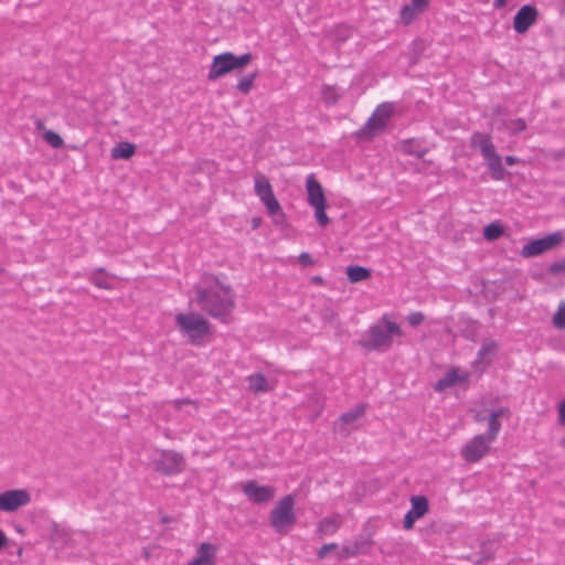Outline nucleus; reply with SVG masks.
<instances>
[{
	"label": "nucleus",
	"mask_w": 565,
	"mask_h": 565,
	"mask_svg": "<svg viewBox=\"0 0 565 565\" xmlns=\"http://www.w3.org/2000/svg\"><path fill=\"white\" fill-rule=\"evenodd\" d=\"M214 281L220 286L221 291L198 287L195 289L196 301L211 317L223 320L234 309V295L228 286L220 282L217 277H214Z\"/></svg>",
	"instance_id": "f257e3e1"
},
{
	"label": "nucleus",
	"mask_w": 565,
	"mask_h": 565,
	"mask_svg": "<svg viewBox=\"0 0 565 565\" xmlns=\"http://www.w3.org/2000/svg\"><path fill=\"white\" fill-rule=\"evenodd\" d=\"M393 335L402 337L403 330L398 323L392 322L384 315L377 324L371 326L358 344L367 351H377L392 344Z\"/></svg>",
	"instance_id": "f03ea898"
},
{
	"label": "nucleus",
	"mask_w": 565,
	"mask_h": 565,
	"mask_svg": "<svg viewBox=\"0 0 565 565\" xmlns=\"http://www.w3.org/2000/svg\"><path fill=\"white\" fill-rule=\"evenodd\" d=\"M470 147L479 148L481 154L489 169L490 175L495 181L504 180L508 171L502 164L501 157L497 153L495 148L491 141V136L480 131L472 134L470 138Z\"/></svg>",
	"instance_id": "7ed1b4c3"
},
{
	"label": "nucleus",
	"mask_w": 565,
	"mask_h": 565,
	"mask_svg": "<svg viewBox=\"0 0 565 565\" xmlns=\"http://www.w3.org/2000/svg\"><path fill=\"white\" fill-rule=\"evenodd\" d=\"M175 324L193 345H201L203 337L210 332L209 321L198 313H178Z\"/></svg>",
	"instance_id": "20e7f679"
},
{
	"label": "nucleus",
	"mask_w": 565,
	"mask_h": 565,
	"mask_svg": "<svg viewBox=\"0 0 565 565\" xmlns=\"http://www.w3.org/2000/svg\"><path fill=\"white\" fill-rule=\"evenodd\" d=\"M294 505L295 497L292 494H287L282 497L270 511V525L277 533L284 532L296 523Z\"/></svg>",
	"instance_id": "39448f33"
},
{
	"label": "nucleus",
	"mask_w": 565,
	"mask_h": 565,
	"mask_svg": "<svg viewBox=\"0 0 565 565\" xmlns=\"http://www.w3.org/2000/svg\"><path fill=\"white\" fill-rule=\"evenodd\" d=\"M150 466L160 475L173 476L183 470L184 459L174 450H157L150 460Z\"/></svg>",
	"instance_id": "423d86ee"
},
{
	"label": "nucleus",
	"mask_w": 565,
	"mask_h": 565,
	"mask_svg": "<svg viewBox=\"0 0 565 565\" xmlns=\"http://www.w3.org/2000/svg\"><path fill=\"white\" fill-rule=\"evenodd\" d=\"M564 239L562 232H554L544 237L535 238L524 244L521 249V255L525 258L539 256L555 246L561 244Z\"/></svg>",
	"instance_id": "0eeeda50"
},
{
	"label": "nucleus",
	"mask_w": 565,
	"mask_h": 565,
	"mask_svg": "<svg viewBox=\"0 0 565 565\" xmlns=\"http://www.w3.org/2000/svg\"><path fill=\"white\" fill-rule=\"evenodd\" d=\"M393 111V103H383L379 105L365 122L364 127L358 132V136L366 134V130L372 132L371 136H374V134L379 130H383L386 127V124Z\"/></svg>",
	"instance_id": "6e6552de"
},
{
	"label": "nucleus",
	"mask_w": 565,
	"mask_h": 565,
	"mask_svg": "<svg viewBox=\"0 0 565 565\" xmlns=\"http://www.w3.org/2000/svg\"><path fill=\"white\" fill-rule=\"evenodd\" d=\"M491 443L486 435H476L461 448V456L467 462H478L490 451Z\"/></svg>",
	"instance_id": "1a4fd4ad"
},
{
	"label": "nucleus",
	"mask_w": 565,
	"mask_h": 565,
	"mask_svg": "<svg viewBox=\"0 0 565 565\" xmlns=\"http://www.w3.org/2000/svg\"><path fill=\"white\" fill-rule=\"evenodd\" d=\"M245 497L255 504H263L270 501L276 493L271 486H260L255 480H248L242 486Z\"/></svg>",
	"instance_id": "9d476101"
},
{
	"label": "nucleus",
	"mask_w": 565,
	"mask_h": 565,
	"mask_svg": "<svg viewBox=\"0 0 565 565\" xmlns=\"http://www.w3.org/2000/svg\"><path fill=\"white\" fill-rule=\"evenodd\" d=\"M31 501L30 493L24 489L8 490L0 493V511L13 512Z\"/></svg>",
	"instance_id": "9b49d317"
},
{
	"label": "nucleus",
	"mask_w": 565,
	"mask_h": 565,
	"mask_svg": "<svg viewBox=\"0 0 565 565\" xmlns=\"http://www.w3.org/2000/svg\"><path fill=\"white\" fill-rule=\"evenodd\" d=\"M539 11L534 6H522L513 17V29L518 34H524L537 20Z\"/></svg>",
	"instance_id": "f8f14e48"
},
{
	"label": "nucleus",
	"mask_w": 565,
	"mask_h": 565,
	"mask_svg": "<svg viewBox=\"0 0 565 565\" xmlns=\"http://www.w3.org/2000/svg\"><path fill=\"white\" fill-rule=\"evenodd\" d=\"M411 509L405 513L403 519V527L405 530H411L415 521L424 516L429 509L428 500L424 495H413L411 498Z\"/></svg>",
	"instance_id": "ddd939ff"
},
{
	"label": "nucleus",
	"mask_w": 565,
	"mask_h": 565,
	"mask_svg": "<svg viewBox=\"0 0 565 565\" xmlns=\"http://www.w3.org/2000/svg\"><path fill=\"white\" fill-rule=\"evenodd\" d=\"M234 71L232 52H224L213 57L210 65L207 79L215 81Z\"/></svg>",
	"instance_id": "4468645a"
},
{
	"label": "nucleus",
	"mask_w": 565,
	"mask_h": 565,
	"mask_svg": "<svg viewBox=\"0 0 565 565\" xmlns=\"http://www.w3.org/2000/svg\"><path fill=\"white\" fill-rule=\"evenodd\" d=\"M366 412L365 404H359L354 408L343 413L339 418V431L343 435H349L353 424L362 417Z\"/></svg>",
	"instance_id": "2eb2a0df"
},
{
	"label": "nucleus",
	"mask_w": 565,
	"mask_h": 565,
	"mask_svg": "<svg viewBox=\"0 0 565 565\" xmlns=\"http://www.w3.org/2000/svg\"><path fill=\"white\" fill-rule=\"evenodd\" d=\"M500 417H510V409L508 407H499L495 409H492L490 414L488 415V431L486 437L491 439L492 441L498 437L500 430H501V423L499 422Z\"/></svg>",
	"instance_id": "dca6fc26"
},
{
	"label": "nucleus",
	"mask_w": 565,
	"mask_h": 565,
	"mask_svg": "<svg viewBox=\"0 0 565 565\" xmlns=\"http://www.w3.org/2000/svg\"><path fill=\"white\" fill-rule=\"evenodd\" d=\"M343 522V519L341 514L333 513L329 516L323 518L317 523V533L319 534L320 539L327 535H333L338 532V530L341 527Z\"/></svg>",
	"instance_id": "f3484780"
},
{
	"label": "nucleus",
	"mask_w": 565,
	"mask_h": 565,
	"mask_svg": "<svg viewBox=\"0 0 565 565\" xmlns=\"http://www.w3.org/2000/svg\"><path fill=\"white\" fill-rule=\"evenodd\" d=\"M306 188H307V192H308V203L311 206L327 204L322 186L313 178L312 174L307 177Z\"/></svg>",
	"instance_id": "a211bd4d"
},
{
	"label": "nucleus",
	"mask_w": 565,
	"mask_h": 565,
	"mask_svg": "<svg viewBox=\"0 0 565 565\" xmlns=\"http://www.w3.org/2000/svg\"><path fill=\"white\" fill-rule=\"evenodd\" d=\"M263 203L266 206L267 213L274 218L276 224H284L286 222V214L275 195L263 201Z\"/></svg>",
	"instance_id": "6ab92c4d"
},
{
	"label": "nucleus",
	"mask_w": 565,
	"mask_h": 565,
	"mask_svg": "<svg viewBox=\"0 0 565 565\" xmlns=\"http://www.w3.org/2000/svg\"><path fill=\"white\" fill-rule=\"evenodd\" d=\"M254 188L256 195L260 199L262 202L275 195L271 184L263 174H258L255 177Z\"/></svg>",
	"instance_id": "aec40b11"
},
{
	"label": "nucleus",
	"mask_w": 565,
	"mask_h": 565,
	"mask_svg": "<svg viewBox=\"0 0 565 565\" xmlns=\"http://www.w3.org/2000/svg\"><path fill=\"white\" fill-rule=\"evenodd\" d=\"M345 274L348 276V280L351 284H356V282L369 279L372 275V271L367 267H363V266H359V265H349L345 268Z\"/></svg>",
	"instance_id": "412c9836"
},
{
	"label": "nucleus",
	"mask_w": 565,
	"mask_h": 565,
	"mask_svg": "<svg viewBox=\"0 0 565 565\" xmlns=\"http://www.w3.org/2000/svg\"><path fill=\"white\" fill-rule=\"evenodd\" d=\"M248 387L255 394L269 391L268 381L262 373H253L247 376Z\"/></svg>",
	"instance_id": "4be33fe9"
},
{
	"label": "nucleus",
	"mask_w": 565,
	"mask_h": 565,
	"mask_svg": "<svg viewBox=\"0 0 565 565\" xmlns=\"http://www.w3.org/2000/svg\"><path fill=\"white\" fill-rule=\"evenodd\" d=\"M136 151V146L128 141L118 142L111 149V158L113 159H129L134 156Z\"/></svg>",
	"instance_id": "5701e85b"
},
{
	"label": "nucleus",
	"mask_w": 565,
	"mask_h": 565,
	"mask_svg": "<svg viewBox=\"0 0 565 565\" xmlns=\"http://www.w3.org/2000/svg\"><path fill=\"white\" fill-rule=\"evenodd\" d=\"M459 380L460 376L458 375L457 371L452 369L434 384V390L436 392H443L446 388L455 385Z\"/></svg>",
	"instance_id": "b1692460"
},
{
	"label": "nucleus",
	"mask_w": 565,
	"mask_h": 565,
	"mask_svg": "<svg viewBox=\"0 0 565 565\" xmlns=\"http://www.w3.org/2000/svg\"><path fill=\"white\" fill-rule=\"evenodd\" d=\"M217 547L211 543L204 542L200 544L196 551V557L203 559L207 563V565H215L214 556L216 554Z\"/></svg>",
	"instance_id": "393cba45"
},
{
	"label": "nucleus",
	"mask_w": 565,
	"mask_h": 565,
	"mask_svg": "<svg viewBox=\"0 0 565 565\" xmlns=\"http://www.w3.org/2000/svg\"><path fill=\"white\" fill-rule=\"evenodd\" d=\"M104 268H97L88 278V280L98 288L109 290L111 289V284L108 281L106 276H98V274H104Z\"/></svg>",
	"instance_id": "a878e982"
},
{
	"label": "nucleus",
	"mask_w": 565,
	"mask_h": 565,
	"mask_svg": "<svg viewBox=\"0 0 565 565\" xmlns=\"http://www.w3.org/2000/svg\"><path fill=\"white\" fill-rule=\"evenodd\" d=\"M417 13H418V9L413 7V4H411V3L405 4L402 7V9L399 11L401 21L405 25H409L416 19Z\"/></svg>",
	"instance_id": "bb28decb"
},
{
	"label": "nucleus",
	"mask_w": 565,
	"mask_h": 565,
	"mask_svg": "<svg viewBox=\"0 0 565 565\" xmlns=\"http://www.w3.org/2000/svg\"><path fill=\"white\" fill-rule=\"evenodd\" d=\"M503 234L502 225L498 223H490L483 228V237L487 241L498 239Z\"/></svg>",
	"instance_id": "cd10ccee"
},
{
	"label": "nucleus",
	"mask_w": 565,
	"mask_h": 565,
	"mask_svg": "<svg viewBox=\"0 0 565 565\" xmlns=\"http://www.w3.org/2000/svg\"><path fill=\"white\" fill-rule=\"evenodd\" d=\"M498 352V344L493 340H488L482 343L478 351V359L483 360L487 356H493Z\"/></svg>",
	"instance_id": "c85d7f7f"
},
{
	"label": "nucleus",
	"mask_w": 565,
	"mask_h": 565,
	"mask_svg": "<svg viewBox=\"0 0 565 565\" xmlns=\"http://www.w3.org/2000/svg\"><path fill=\"white\" fill-rule=\"evenodd\" d=\"M256 77H257L256 72L244 76L236 85L237 90H239L241 93H243L245 95L248 94Z\"/></svg>",
	"instance_id": "c756f323"
},
{
	"label": "nucleus",
	"mask_w": 565,
	"mask_h": 565,
	"mask_svg": "<svg viewBox=\"0 0 565 565\" xmlns=\"http://www.w3.org/2000/svg\"><path fill=\"white\" fill-rule=\"evenodd\" d=\"M43 138L52 148L55 149L61 148L64 143L62 137L53 130H46Z\"/></svg>",
	"instance_id": "7c9ffc66"
},
{
	"label": "nucleus",
	"mask_w": 565,
	"mask_h": 565,
	"mask_svg": "<svg viewBox=\"0 0 565 565\" xmlns=\"http://www.w3.org/2000/svg\"><path fill=\"white\" fill-rule=\"evenodd\" d=\"M315 217L318 224L322 227L327 226L330 222L328 215L326 214L327 204L315 205Z\"/></svg>",
	"instance_id": "2f4dec72"
},
{
	"label": "nucleus",
	"mask_w": 565,
	"mask_h": 565,
	"mask_svg": "<svg viewBox=\"0 0 565 565\" xmlns=\"http://www.w3.org/2000/svg\"><path fill=\"white\" fill-rule=\"evenodd\" d=\"M322 99L326 104H329V105L335 104L339 99L337 89L332 86H324L322 88Z\"/></svg>",
	"instance_id": "473e14b6"
},
{
	"label": "nucleus",
	"mask_w": 565,
	"mask_h": 565,
	"mask_svg": "<svg viewBox=\"0 0 565 565\" xmlns=\"http://www.w3.org/2000/svg\"><path fill=\"white\" fill-rule=\"evenodd\" d=\"M360 554V547L352 544L343 545L339 552V558L348 559Z\"/></svg>",
	"instance_id": "72a5a7b5"
},
{
	"label": "nucleus",
	"mask_w": 565,
	"mask_h": 565,
	"mask_svg": "<svg viewBox=\"0 0 565 565\" xmlns=\"http://www.w3.org/2000/svg\"><path fill=\"white\" fill-rule=\"evenodd\" d=\"M252 58H253V56L250 53H244L239 56H236L232 53V61H233L234 70L242 68V67L246 66L252 61Z\"/></svg>",
	"instance_id": "f704fd0d"
},
{
	"label": "nucleus",
	"mask_w": 565,
	"mask_h": 565,
	"mask_svg": "<svg viewBox=\"0 0 565 565\" xmlns=\"http://www.w3.org/2000/svg\"><path fill=\"white\" fill-rule=\"evenodd\" d=\"M553 323L558 329L565 328V303H562L553 317Z\"/></svg>",
	"instance_id": "c9c22d12"
},
{
	"label": "nucleus",
	"mask_w": 565,
	"mask_h": 565,
	"mask_svg": "<svg viewBox=\"0 0 565 565\" xmlns=\"http://www.w3.org/2000/svg\"><path fill=\"white\" fill-rule=\"evenodd\" d=\"M509 127H510L512 134L516 135V134H520L523 130H525L526 124H525L524 119L516 118V119L511 120Z\"/></svg>",
	"instance_id": "e433bc0d"
},
{
	"label": "nucleus",
	"mask_w": 565,
	"mask_h": 565,
	"mask_svg": "<svg viewBox=\"0 0 565 565\" xmlns=\"http://www.w3.org/2000/svg\"><path fill=\"white\" fill-rule=\"evenodd\" d=\"M548 273L553 276H557L561 273H565V257L558 262L550 265Z\"/></svg>",
	"instance_id": "4c0bfd02"
},
{
	"label": "nucleus",
	"mask_w": 565,
	"mask_h": 565,
	"mask_svg": "<svg viewBox=\"0 0 565 565\" xmlns=\"http://www.w3.org/2000/svg\"><path fill=\"white\" fill-rule=\"evenodd\" d=\"M425 320V316L420 311H414L408 315L407 321L412 327L422 324Z\"/></svg>",
	"instance_id": "58836bf2"
},
{
	"label": "nucleus",
	"mask_w": 565,
	"mask_h": 565,
	"mask_svg": "<svg viewBox=\"0 0 565 565\" xmlns=\"http://www.w3.org/2000/svg\"><path fill=\"white\" fill-rule=\"evenodd\" d=\"M353 546H359L360 547V554L361 553H365L367 551V548L370 547L371 545V542L369 539L364 537V536H359L355 539V541L352 543Z\"/></svg>",
	"instance_id": "ea45409f"
},
{
	"label": "nucleus",
	"mask_w": 565,
	"mask_h": 565,
	"mask_svg": "<svg viewBox=\"0 0 565 565\" xmlns=\"http://www.w3.org/2000/svg\"><path fill=\"white\" fill-rule=\"evenodd\" d=\"M337 548H338L337 543L324 544L318 550L317 556H318V558H324L329 552L334 551Z\"/></svg>",
	"instance_id": "a19ab883"
},
{
	"label": "nucleus",
	"mask_w": 565,
	"mask_h": 565,
	"mask_svg": "<svg viewBox=\"0 0 565 565\" xmlns=\"http://www.w3.org/2000/svg\"><path fill=\"white\" fill-rule=\"evenodd\" d=\"M298 260H299V264L302 266V267H308V266H311L313 265V259L311 257V255L307 252H302L299 256H298Z\"/></svg>",
	"instance_id": "79ce46f5"
},
{
	"label": "nucleus",
	"mask_w": 565,
	"mask_h": 565,
	"mask_svg": "<svg viewBox=\"0 0 565 565\" xmlns=\"http://www.w3.org/2000/svg\"><path fill=\"white\" fill-rule=\"evenodd\" d=\"M429 0H411V4L418 9V12H423L428 6Z\"/></svg>",
	"instance_id": "37998d69"
},
{
	"label": "nucleus",
	"mask_w": 565,
	"mask_h": 565,
	"mask_svg": "<svg viewBox=\"0 0 565 565\" xmlns=\"http://www.w3.org/2000/svg\"><path fill=\"white\" fill-rule=\"evenodd\" d=\"M558 423L565 426V399L558 406Z\"/></svg>",
	"instance_id": "c03bdc74"
},
{
	"label": "nucleus",
	"mask_w": 565,
	"mask_h": 565,
	"mask_svg": "<svg viewBox=\"0 0 565 565\" xmlns=\"http://www.w3.org/2000/svg\"><path fill=\"white\" fill-rule=\"evenodd\" d=\"M173 403H174L175 408L180 409L183 405L191 404L192 401L189 398H179V399H175Z\"/></svg>",
	"instance_id": "a18cd8bd"
},
{
	"label": "nucleus",
	"mask_w": 565,
	"mask_h": 565,
	"mask_svg": "<svg viewBox=\"0 0 565 565\" xmlns=\"http://www.w3.org/2000/svg\"><path fill=\"white\" fill-rule=\"evenodd\" d=\"M520 161V159L515 156H505L504 157V162L508 164V166H513V164H516L518 162Z\"/></svg>",
	"instance_id": "49530a36"
},
{
	"label": "nucleus",
	"mask_w": 565,
	"mask_h": 565,
	"mask_svg": "<svg viewBox=\"0 0 565 565\" xmlns=\"http://www.w3.org/2000/svg\"><path fill=\"white\" fill-rule=\"evenodd\" d=\"M9 540L3 533L2 530H0V551L8 544Z\"/></svg>",
	"instance_id": "de8ad7c7"
},
{
	"label": "nucleus",
	"mask_w": 565,
	"mask_h": 565,
	"mask_svg": "<svg viewBox=\"0 0 565 565\" xmlns=\"http://www.w3.org/2000/svg\"><path fill=\"white\" fill-rule=\"evenodd\" d=\"M186 565H207L206 562L203 559H200L199 557H194L192 561H190Z\"/></svg>",
	"instance_id": "09e8293b"
},
{
	"label": "nucleus",
	"mask_w": 565,
	"mask_h": 565,
	"mask_svg": "<svg viewBox=\"0 0 565 565\" xmlns=\"http://www.w3.org/2000/svg\"><path fill=\"white\" fill-rule=\"evenodd\" d=\"M310 281L313 284V285H322L324 282L323 278L321 276H312L310 278Z\"/></svg>",
	"instance_id": "8fccbe9b"
},
{
	"label": "nucleus",
	"mask_w": 565,
	"mask_h": 565,
	"mask_svg": "<svg viewBox=\"0 0 565 565\" xmlns=\"http://www.w3.org/2000/svg\"><path fill=\"white\" fill-rule=\"evenodd\" d=\"M493 6L495 9H500L505 6V0H494Z\"/></svg>",
	"instance_id": "3c124183"
},
{
	"label": "nucleus",
	"mask_w": 565,
	"mask_h": 565,
	"mask_svg": "<svg viewBox=\"0 0 565 565\" xmlns=\"http://www.w3.org/2000/svg\"><path fill=\"white\" fill-rule=\"evenodd\" d=\"M487 418H488V416L486 417V416H484V415H482L481 413H478V414H476V416H475V420H476V422H478V423L483 422V420H486Z\"/></svg>",
	"instance_id": "603ef678"
},
{
	"label": "nucleus",
	"mask_w": 565,
	"mask_h": 565,
	"mask_svg": "<svg viewBox=\"0 0 565 565\" xmlns=\"http://www.w3.org/2000/svg\"><path fill=\"white\" fill-rule=\"evenodd\" d=\"M259 223H260V218H253V221H252L253 228L258 227Z\"/></svg>",
	"instance_id": "864d4df0"
},
{
	"label": "nucleus",
	"mask_w": 565,
	"mask_h": 565,
	"mask_svg": "<svg viewBox=\"0 0 565 565\" xmlns=\"http://www.w3.org/2000/svg\"><path fill=\"white\" fill-rule=\"evenodd\" d=\"M425 153H426V150L419 151V152L417 153V157H418V158H423V157L425 156Z\"/></svg>",
	"instance_id": "5fc2aeb1"
},
{
	"label": "nucleus",
	"mask_w": 565,
	"mask_h": 565,
	"mask_svg": "<svg viewBox=\"0 0 565 565\" xmlns=\"http://www.w3.org/2000/svg\"><path fill=\"white\" fill-rule=\"evenodd\" d=\"M561 445L565 448V437L562 439Z\"/></svg>",
	"instance_id": "6e6d98bb"
}]
</instances>
